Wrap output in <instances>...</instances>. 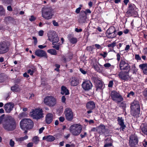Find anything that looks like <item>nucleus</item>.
<instances>
[{"label": "nucleus", "instance_id": "obj_1", "mask_svg": "<svg viewBox=\"0 0 147 147\" xmlns=\"http://www.w3.org/2000/svg\"><path fill=\"white\" fill-rule=\"evenodd\" d=\"M4 129L8 131H12L16 128V123L15 119L11 116L6 118L3 123Z\"/></svg>", "mask_w": 147, "mask_h": 147}, {"label": "nucleus", "instance_id": "obj_2", "mask_svg": "<svg viewBox=\"0 0 147 147\" xmlns=\"http://www.w3.org/2000/svg\"><path fill=\"white\" fill-rule=\"evenodd\" d=\"M48 36L49 40L52 42V44L53 45V47L57 50H59V44H55L58 42L59 40L58 35L56 32L54 31H51L48 34Z\"/></svg>", "mask_w": 147, "mask_h": 147}, {"label": "nucleus", "instance_id": "obj_3", "mask_svg": "<svg viewBox=\"0 0 147 147\" xmlns=\"http://www.w3.org/2000/svg\"><path fill=\"white\" fill-rule=\"evenodd\" d=\"M20 125V128L22 130L30 129L33 128L34 123L31 119L25 118L21 121Z\"/></svg>", "mask_w": 147, "mask_h": 147}, {"label": "nucleus", "instance_id": "obj_4", "mask_svg": "<svg viewBox=\"0 0 147 147\" xmlns=\"http://www.w3.org/2000/svg\"><path fill=\"white\" fill-rule=\"evenodd\" d=\"M53 15V10L51 7H45L42 8V17L44 19L47 20L50 19Z\"/></svg>", "mask_w": 147, "mask_h": 147}, {"label": "nucleus", "instance_id": "obj_5", "mask_svg": "<svg viewBox=\"0 0 147 147\" xmlns=\"http://www.w3.org/2000/svg\"><path fill=\"white\" fill-rule=\"evenodd\" d=\"M43 111L42 109H32L30 115L33 119L38 121L44 117Z\"/></svg>", "mask_w": 147, "mask_h": 147}, {"label": "nucleus", "instance_id": "obj_6", "mask_svg": "<svg viewBox=\"0 0 147 147\" xmlns=\"http://www.w3.org/2000/svg\"><path fill=\"white\" fill-rule=\"evenodd\" d=\"M131 114L134 116L138 115L140 114V107L139 102L134 100L131 104L130 106Z\"/></svg>", "mask_w": 147, "mask_h": 147}, {"label": "nucleus", "instance_id": "obj_7", "mask_svg": "<svg viewBox=\"0 0 147 147\" xmlns=\"http://www.w3.org/2000/svg\"><path fill=\"white\" fill-rule=\"evenodd\" d=\"M110 96L111 99L117 103L121 102V104L124 105L123 102H122L123 100V98L122 96L118 92L113 90L111 92Z\"/></svg>", "mask_w": 147, "mask_h": 147}, {"label": "nucleus", "instance_id": "obj_8", "mask_svg": "<svg viewBox=\"0 0 147 147\" xmlns=\"http://www.w3.org/2000/svg\"><path fill=\"white\" fill-rule=\"evenodd\" d=\"M56 98L52 96H47L44 99V103L50 107L55 106L57 104Z\"/></svg>", "mask_w": 147, "mask_h": 147}, {"label": "nucleus", "instance_id": "obj_9", "mask_svg": "<svg viewBox=\"0 0 147 147\" xmlns=\"http://www.w3.org/2000/svg\"><path fill=\"white\" fill-rule=\"evenodd\" d=\"M82 129V126L78 124H74L70 127L71 132L73 135L75 136L79 135L81 133Z\"/></svg>", "mask_w": 147, "mask_h": 147}, {"label": "nucleus", "instance_id": "obj_10", "mask_svg": "<svg viewBox=\"0 0 147 147\" xmlns=\"http://www.w3.org/2000/svg\"><path fill=\"white\" fill-rule=\"evenodd\" d=\"M10 46V43L8 41H4L0 42V54H4L8 52Z\"/></svg>", "mask_w": 147, "mask_h": 147}, {"label": "nucleus", "instance_id": "obj_11", "mask_svg": "<svg viewBox=\"0 0 147 147\" xmlns=\"http://www.w3.org/2000/svg\"><path fill=\"white\" fill-rule=\"evenodd\" d=\"M120 69L122 71L130 70V66L128 61L124 59H121L119 63Z\"/></svg>", "mask_w": 147, "mask_h": 147}, {"label": "nucleus", "instance_id": "obj_12", "mask_svg": "<svg viewBox=\"0 0 147 147\" xmlns=\"http://www.w3.org/2000/svg\"><path fill=\"white\" fill-rule=\"evenodd\" d=\"M130 70L122 71L119 72L118 74L119 78L122 80L128 81L131 78V77L129 74Z\"/></svg>", "mask_w": 147, "mask_h": 147}, {"label": "nucleus", "instance_id": "obj_13", "mask_svg": "<svg viewBox=\"0 0 147 147\" xmlns=\"http://www.w3.org/2000/svg\"><path fill=\"white\" fill-rule=\"evenodd\" d=\"M116 30L114 26L110 27L106 31V36L109 38L112 39L116 36Z\"/></svg>", "mask_w": 147, "mask_h": 147}, {"label": "nucleus", "instance_id": "obj_14", "mask_svg": "<svg viewBox=\"0 0 147 147\" xmlns=\"http://www.w3.org/2000/svg\"><path fill=\"white\" fill-rule=\"evenodd\" d=\"M137 10V9L134 4H130L127 13L129 16H133L136 17L138 15Z\"/></svg>", "mask_w": 147, "mask_h": 147}, {"label": "nucleus", "instance_id": "obj_15", "mask_svg": "<svg viewBox=\"0 0 147 147\" xmlns=\"http://www.w3.org/2000/svg\"><path fill=\"white\" fill-rule=\"evenodd\" d=\"M94 85L96 89V90H101L104 88V85L103 83L99 80L98 78L94 77L92 78Z\"/></svg>", "mask_w": 147, "mask_h": 147}, {"label": "nucleus", "instance_id": "obj_16", "mask_svg": "<svg viewBox=\"0 0 147 147\" xmlns=\"http://www.w3.org/2000/svg\"><path fill=\"white\" fill-rule=\"evenodd\" d=\"M64 114L67 120L69 121L72 120L74 117V114L71 109L69 107L66 108L64 111Z\"/></svg>", "mask_w": 147, "mask_h": 147}, {"label": "nucleus", "instance_id": "obj_17", "mask_svg": "<svg viewBox=\"0 0 147 147\" xmlns=\"http://www.w3.org/2000/svg\"><path fill=\"white\" fill-rule=\"evenodd\" d=\"M138 140L137 136L135 135H131L129 138V144L131 147H136L138 145Z\"/></svg>", "mask_w": 147, "mask_h": 147}, {"label": "nucleus", "instance_id": "obj_18", "mask_svg": "<svg viewBox=\"0 0 147 147\" xmlns=\"http://www.w3.org/2000/svg\"><path fill=\"white\" fill-rule=\"evenodd\" d=\"M73 55L71 53H67L64 55H61V61L65 63H67V61H70L73 57Z\"/></svg>", "mask_w": 147, "mask_h": 147}, {"label": "nucleus", "instance_id": "obj_19", "mask_svg": "<svg viewBox=\"0 0 147 147\" xmlns=\"http://www.w3.org/2000/svg\"><path fill=\"white\" fill-rule=\"evenodd\" d=\"M14 106L13 103L9 102L5 105L4 109L6 113H9L12 110Z\"/></svg>", "mask_w": 147, "mask_h": 147}, {"label": "nucleus", "instance_id": "obj_20", "mask_svg": "<svg viewBox=\"0 0 147 147\" xmlns=\"http://www.w3.org/2000/svg\"><path fill=\"white\" fill-rule=\"evenodd\" d=\"M35 55L39 57H44L47 58L48 56L45 51L40 49H37L35 52Z\"/></svg>", "mask_w": 147, "mask_h": 147}, {"label": "nucleus", "instance_id": "obj_21", "mask_svg": "<svg viewBox=\"0 0 147 147\" xmlns=\"http://www.w3.org/2000/svg\"><path fill=\"white\" fill-rule=\"evenodd\" d=\"M82 88L86 90L90 89L92 86V84L90 81L88 80L84 82L82 85Z\"/></svg>", "mask_w": 147, "mask_h": 147}, {"label": "nucleus", "instance_id": "obj_22", "mask_svg": "<svg viewBox=\"0 0 147 147\" xmlns=\"http://www.w3.org/2000/svg\"><path fill=\"white\" fill-rule=\"evenodd\" d=\"M53 120V115L50 113H48L45 117V121L47 124H50Z\"/></svg>", "mask_w": 147, "mask_h": 147}, {"label": "nucleus", "instance_id": "obj_23", "mask_svg": "<svg viewBox=\"0 0 147 147\" xmlns=\"http://www.w3.org/2000/svg\"><path fill=\"white\" fill-rule=\"evenodd\" d=\"M117 121L119 124L121 126V128L122 129L123 131V129L126 127L125 125L124 124L123 119L121 117H117Z\"/></svg>", "mask_w": 147, "mask_h": 147}, {"label": "nucleus", "instance_id": "obj_24", "mask_svg": "<svg viewBox=\"0 0 147 147\" xmlns=\"http://www.w3.org/2000/svg\"><path fill=\"white\" fill-rule=\"evenodd\" d=\"M79 83V80L76 77H72L71 79L70 84L71 86H75L78 85Z\"/></svg>", "mask_w": 147, "mask_h": 147}, {"label": "nucleus", "instance_id": "obj_25", "mask_svg": "<svg viewBox=\"0 0 147 147\" xmlns=\"http://www.w3.org/2000/svg\"><path fill=\"white\" fill-rule=\"evenodd\" d=\"M87 16L84 15V14L81 13V12L79 16L78 22L80 23H85L86 21Z\"/></svg>", "mask_w": 147, "mask_h": 147}, {"label": "nucleus", "instance_id": "obj_26", "mask_svg": "<svg viewBox=\"0 0 147 147\" xmlns=\"http://www.w3.org/2000/svg\"><path fill=\"white\" fill-rule=\"evenodd\" d=\"M55 139V138L53 136L48 135L44 136L42 138L43 140H46L48 142L53 141Z\"/></svg>", "mask_w": 147, "mask_h": 147}, {"label": "nucleus", "instance_id": "obj_27", "mask_svg": "<svg viewBox=\"0 0 147 147\" xmlns=\"http://www.w3.org/2000/svg\"><path fill=\"white\" fill-rule=\"evenodd\" d=\"M140 129L144 135H147V124L142 123L141 125Z\"/></svg>", "mask_w": 147, "mask_h": 147}, {"label": "nucleus", "instance_id": "obj_28", "mask_svg": "<svg viewBox=\"0 0 147 147\" xmlns=\"http://www.w3.org/2000/svg\"><path fill=\"white\" fill-rule=\"evenodd\" d=\"M139 68L142 69L143 73L147 75V64H142L139 65Z\"/></svg>", "mask_w": 147, "mask_h": 147}, {"label": "nucleus", "instance_id": "obj_29", "mask_svg": "<svg viewBox=\"0 0 147 147\" xmlns=\"http://www.w3.org/2000/svg\"><path fill=\"white\" fill-rule=\"evenodd\" d=\"M98 131L100 134H103L106 131L105 126L102 124H100L98 127Z\"/></svg>", "mask_w": 147, "mask_h": 147}, {"label": "nucleus", "instance_id": "obj_30", "mask_svg": "<svg viewBox=\"0 0 147 147\" xmlns=\"http://www.w3.org/2000/svg\"><path fill=\"white\" fill-rule=\"evenodd\" d=\"M61 89V94L62 95L65 94V95H67L69 94V90L65 86H62Z\"/></svg>", "mask_w": 147, "mask_h": 147}, {"label": "nucleus", "instance_id": "obj_31", "mask_svg": "<svg viewBox=\"0 0 147 147\" xmlns=\"http://www.w3.org/2000/svg\"><path fill=\"white\" fill-rule=\"evenodd\" d=\"M86 107L89 111H87L88 113H90L92 112V101L88 102L86 104Z\"/></svg>", "mask_w": 147, "mask_h": 147}, {"label": "nucleus", "instance_id": "obj_32", "mask_svg": "<svg viewBox=\"0 0 147 147\" xmlns=\"http://www.w3.org/2000/svg\"><path fill=\"white\" fill-rule=\"evenodd\" d=\"M95 70L98 72H100L102 71L101 68H102V66L99 64L98 65H94L93 66Z\"/></svg>", "mask_w": 147, "mask_h": 147}, {"label": "nucleus", "instance_id": "obj_33", "mask_svg": "<svg viewBox=\"0 0 147 147\" xmlns=\"http://www.w3.org/2000/svg\"><path fill=\"white\" fill-rule=\"evenodd\" d=\"M69 40L70 42L72 44H76L78 42V39L77 38L71 36L69 38Z\"/></svg>", "mask_w": 147, "mask_h": 147}, {"label": "nucleus", "instance_id": "obj_34", "mask_svg": "<svg viewBox=\"0 0 147 147\" xmlns=\"http://www.w3.org/2000/svg\"><path fill=\"white\" fill-rule=\"evenodd\" d=\"M28 138V136L27 135H26L23 137L16 138V140L17 141L21 143L24 140L27 139Z\"/></svg>", "mask_w": 147, "mask_h": 147}, {"label": "nucleus", "instance_id": "obj_35", "mask_svg": "<svg viewBox=\"0 0 147 147\" xmlns=\"http://www.w3.org/2000/svg\"><path fill=\"white\" fill-rule=\"evenodd\" d=\"M5 15V10L2 5H0V16H4Z\"/></svg>", "mask_w": 147, "mask_h": 147}, {"label": "nucleus", "instance_id": "obj_36", "mask_svg": "<svg viewBox=\"0 0 147 147\" xmlns=\"http://www.w3.org/2000/svg\"><path fill=\"white\" fill-rule=\"evenodd\" d=\"M138 69L136 67V65L135 64H133L132 65L131 70L132 72V73L134 74H136L138 72Z\"/></svg>", "mask_w": 147, "mask_h": 147}, {"label": "nucleus", "instance_id": "obj_37", "mask_svg": "<svg viewBox=\"0 0 147 147\" xmlns=\"http://www.w3.org/2000/svg\"><path fill=\"white\" fill-rule=\"evenodd\" d=\"M47 52L52 55H57V52L56 50L54 49H51L47 50Z\"/></svg>", "mask_w": 147, "mask_h": 147}, {"label": "nucleus", "instance_id": "obj_38", "mask_svg": "<svg viewBox=\"0 0 147 147\" xmlns=\"http://www.w3.org/2000/svg\"><path fill=\"white\" fill-rule=\"evenodd\" d=\"M81 13L84 14V15H85L86 16L87 14H88V13H91V10L89 9H86L85 11H81Z\"/></svg>", "mask_w": 147, "mask_h": 147}, {"label": "nucleus", "instance_id": "obj_39", "mask_svg": "<svg viewBox=\"0 0 147 147\" xmlns=\"http://www.w3.org/2000/svg\"><path fill=\"white\" fill-rule=\"evenodd\" d=\"M19 90V88L18 86H14L11 87V90L14 92H18Z\"/></svg>", "mask_w": 147, "mask_h": 147}, {"label": "nucleus", "instance_id": "obj_40", "mask_svg": "<svg viewBox=\"0 0 147 147\" xmlns=\"http://www.w3.org/2000/svg\"><path fill=\"white\" fill-rule=\"evenodd\" d=\"M39 140L37 136H35L32 138V141L35 144H37Z\"/></svg>", "mask_w": 147, "mask_h": 147}, {"label": "nucleus", "instance_id": "obj_41", "mask_svg": "<svg viewBox=\"0 0 147 147\" xmlns=\"http://www.w3.org/2000/svg\"><path fill=\"white\" fill-rule=\"evenodd\" d=\"M13 18L9 16L8 17H6L5 18L4 20L6 22H9L11 21L12 20Z\"/></svg>", "mask_w": 147, "mask_h": 147}, {"label": "nucleus", "instance_id": "obj_42", "mask_svg": "<svg viewBox=\"0 0 147 147\" xmlns=\"http://www.w3.org/2000/svg\"><path fill=\"white\" fill-rule=\"evenodd\" d=\"M104 66L106 68H108L109 67H111L112 68H114V66L113 65H111L109 63H107L104 64Z\"/></svg>", "mask_w": 147, "mask_h": 147}, {"label": "nucleus", "instance_id": "obj_43", "mask_svg": "<svg viewBox=\"0 0 147 147\" xmlns=\"http://www.w3.org/2000/svg\"><path fill=\"white\" fill-rule=\"evenodd\" d=\"M3 3L7 4L8 5L11 4L12 2V0H2Z\"/></svg>", "mask_w": 147, "mask_h": 147}, {"label": "nucleus", "instance_id": "obj_44", "mask_svg": "<svg viewBox=\"0 0 147 147\" xmlns=\"http://www.w3.org/2000/svg\"><path fill=\"white\" fill-rule=\"evenodd\" d=\"M5 80V77L4 76L0 74V82H3Z\"/></svg>", "mask_w": 147, "mask_h": 147}, {"label": "nucleus", "instance_id": "obj_45", "mask_svg": "<svg viewBox=\"0 0 147 147\" xmlns=\"http://www.w3.org/2000/svg\"><path fill=\"white\" fill-rule=\"evenodd\" d=\"M116 45V42L115 41H114L112 43L109 44L108 45V47H111L113 48Z\"/></svg>", "mask_w": 147, "mask_h": 147}, {"label": "nucleus", "instance_id": "obj_46", "mask_svg": "<svg viewBox=\"0 0 147 147\" xmlns=\"http://www.w3.org/2000/svg\"><path fill=\"white\" fill-rule=\"evenodd\" d=\"M9 144L11 147H13L14 146L15 142L12 139H10L9 141Z\"/></svg>", "mask_w": 147, "mask_h": 147}, {"label": "nucleus", "instance_id": "obj_47", "mask_svg": "<svg viewBox=\"0 0 147 147\" xmlns=\"http://www.w3.org/2000/svg\"><path fill=\"white\" fill-rule=\"evenodd\" d=\"M32 38L34 40V45L35 46L36 45L38 42V41L36 38L35 36L32 37Z\"/></svg>", "mask_w": 147, "mask_h": 147}, {"label": "nucleus", "instance_id": "obj_48", "mask_svg": "<svg viewBox=\"0 0 147 147\" xmlns=\"http://www.w3.org/2000/svg\"><path fill=\"white\" fill-rule=\"evenodd\" d=\"M80 71L83 74H86L87 72V71L84 70L82 68H80L79 69Z\"/></svg>", "mask_w": 147, "mask_h": 147}, {"label": "nucleus", "instance_id": "obj_49", "mask_svg": "<svg viewBox=\"0 0 147 147\" xmlns=\"http://www.w3.org/2000/svg\"><path fill=\"white\" fill-rule=\"evenodd\" d=\"M135 59L137 60H141V57L138 54L135 55Z\"/></svg>", "mask_w": 147, "mask_h": 147}, {"label": "nucleus", "instance_id": "obj_50", "mask_svg": "<svg viewBox=\"0 0 147 147\" xmlns=\"http://www.w3.org/2000/svg\"><path fill=\"white\" fill-rule=\"evenodd\" d=\"M107 55V53L106 52H104L103 53L100 54V55L102 56L104 58H105L106 57Z\"/></svg>", "mask_w": 147, "mask_h": 147}, {"label": "nucleus", "instance_id": "obj_51", "mask_svg": "<svg viewBox=\"0 0 147 147\" xmlns=\"http://www.w3.org/2000/svg\"><path fill=\"white\" fill-rule=\"evenodd\" d=\"M36 19V18L34 17L33 16H31V18L29 19V20L31 22H32L34 21Z\"/></svg>", "mask_w": 147, "mask_h": 147}, {"label": "nucleus", "instance_id": "obj_52", "mask_svg": "<svg viewBox=\"0 0 147 147\" xmlns=\"http://www.w3.org/2000/svg\"><path fill=\"white\" fill-rule=\"evenodd\" d=\"M27 72L28 74H29L31 76H32L34 71L33 70H32L31 69H29L28 70Z\"/></svg>", "mask_w": 147, "mask_h": 147}, {"label": "nucleus", "instance_id": "obj_53", "mask_svg": "<svg viewBox=\"0 0 147 147\" xmlns=\"http://www.w3.org/2000/svg\"><path fill=\"white\" fill-rule=\"evenodd\" d=\"M4 116L5 115L3 114L0 117V124L2 123V121L3 120Z\"/></svg>", "mask_w": 147, "mask_h": 147}, {"label": "nucleus", "instance_id": "obj_54", "mask_svg": "<svg viewBox=\"0 0 147 147\" xmlns=\"http://www.w3.org/2000/svg\"><path fill=\"white\" fill-rule=\"evenodd\" d=\"M134 94V93L132 91H131L129 93L127 96L128 97H129L131 96H133Z\"/></svg>", "mask_w": 147, "mask_h": 147}, {"label": "nucleus", "instance_id": "obj_55", "mask_svg": "<svg viewBox=\"0 0 147 147\" xmlns=\"http://www.w3.org/2000/svg\"><path fill=\"white\" fill-rule=\"evenodd\" d=\"M116 56L117 60L118 61H119L120 60V54L119 53H117Z\"/></svg>", "mask_w": 147, "mask_h": 147}, {"label": "nucleus", "instance_id": "obj_56", "mask_svg": "<svg viewBox=\"0 0 147 147\" xmlns=\"http://www.w3.org/2000/svg\"><path fill=\"white\" fill-rule=\"evenodd\" d=\"M113 81H111L109 82L108 84V86L109 87H112L113 85Z\"/></svg>", "mask_w": 147, "mask_h": 147}, {"label": "nucleus", "instance_id": "obj_57", "mask_svg": "<svg viewBox=\"0 0 147 147\" xmlns=\"http://www.w3.org/2000/svg\"><path fill=\"white\" fill-rule=\"evenodd\" d=\"M112 145V144L111 143H106L105 144L104 146V147H110Z\"/></svg>", "mask_w": 147, "mask_h": 147}, {"label": "nucleus", "instance_id": "obj_58", "mask_svg": "<svg viewBox=\"0 0 147 147\" xmlns=\"http://www.w3.org/2000/svg\"><path fill=\"white\" fill-rule=\"evenodd\" d=\"M53 25L55 26H59V24L58 23L56 22L55 20L53 21Z\"/></svg>", "mask_w": 147, "mask_h": 147}, {"label": "nucleus", "instance_id": "obj_59", "mask_svg": "<svg viewBox=\"0 0 147 147\" xmlns=\"http://www.w3.org/2000/svg\"><path fill=\"white\" fill-rule=\"evenodd\" d=\"M7 10L10 11H13V9L11 5L8 6L7 7Z\"/></svg>", "mask_w": 147, "mask_h": 147}, {"label": "nucleus", "instance_id": "obj_60", "mask_svg": "<svg viewBox=\"0 0 147 147\" xmlns=\"http://www.w3.org/2000/svg\"><path fill=\"white\" fill-rule=\"evenodd\" d=\"M44 34V31L42 30H40L38 32V35L40 36H42Z\"/></svg>", "mask_w": 147, "mask_h": 147}, {"label": "nucleus", "instance_id": "obj_61", "mask_svg": "<svg viewBox=\"0 0 147 147\" xmlns=\"http://www.w3.org/2000/svg\"><path fill=\"white\" fill-rule=\"evenodd\" d=\"M59 121L62 122H63L65 120V118L63 117H60L59 118Z\"/></svg>", "mask_w": 147, "mask_h": 147}, {"label": "nucleus", "instance_id": "obj_62", "mask_svg": "<svg viewBox=\"0 0 147 147\" xmlns=\"http://www.w3.org/2000/svg\"><path fill=\"white\" fill-rule=\"evenodd\" d=\"M45 127H42L41 128H40L39 130V134H40L42 133Z\"/></svg>", "mask_w": 147, "mask_h": 147}, {"label": "nucleus", "instance_id": "obj_63", "mask_svg": "<svg viewBox=\"0 0 147 147\" xmlns=\"http://www.w3.org/2000/svg\"><path fill=\"white\" fill-rule=\"evenodd\" d=\"M82 30L81 28L78 29V28H76L75 29V31L77 32H81Z\"/></svg>", "mask_w": 147, "mask_h": 147}, {"label": "nucleus", "instance_id": "obj_64", "mask_svg": "<svg viewBox=\"0 0 147 147\" xmlns=\"http://www.w3.org/2000/svg\"><path fill=\"white\" fill-rule=\"evenodd\" d=\"M33 146V143L32 142L28 143L27 146V147H32Z\"/></svg>", "mask_w": 147, "mask_h": 147}]
</instances>
